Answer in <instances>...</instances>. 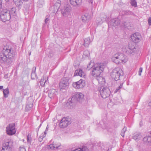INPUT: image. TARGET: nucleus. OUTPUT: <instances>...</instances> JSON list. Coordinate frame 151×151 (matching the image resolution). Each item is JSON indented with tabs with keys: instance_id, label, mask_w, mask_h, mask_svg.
I'll return each instance as SVG.
<instances>
[{
	"instance_id": "nucleus-48",
	"label": "nucleus",
	"mask_w": 151,
	"mask_h": 151,
	"mask_svg": "<svg viewBox=\"0 0 151 151\" xmlns=\"http://www.w3.org/2000/svg\"><path fill=\"white\" fill-rule=\"evenodd\" d=\"M123 83H121L120 86L118 87L120 89L123 87Z\"/></svg>"
},
{
	"instance_id": "nucleus-51",
	"label": "nucleus",
	"mask_w": 151,
	"mask_h": 151,
	"mask_svg": "<svg viewBox=\"0 0 151 151\" xmlns=\"http://www.w3.org/2000/svg\"><path fill=\"white\" fill-rule=\"evenodd\" d=\"M3 86H0V89H3Z\"/></svg>"
},
{
	"instance_id": "nucleus-53",
	"label": "nucleus",
	"mask_w": 151,
	"mask_h": 151,
	"mask_svg": "<svg viewBox=\"0 0 151 151\" xmlns=\"http://www.w3.org/2000/svg\"><path fill=\"white\" fill-rule=\"evenodd\" d=\"M48 129L47 128V127L45 131V132H46V131H48Z\"/></svg>"
},
{
	"instance_id": "nucleus-55",
	"label": "nucleus",
	"mask_w": 151,
	"mask_h": 151,
	"mask_svg": "<svg viewBox=\"0 0 151 151\" xmlns=\"http://www.w3.org/2000/svg\"><path fill=\"white\" fill-rule=\"evenodd\" d=\"M24 1H28L29 0H23Z\"/></svg>"
},
{
	"instance_id": "nucleus-29",
	"label": "nucleus",
	"mask_w": 151,
	"mask_h": 151,
	"mask_svg": "<svg viewBox=\"0 0 151 151\" xmlns=\"http://www.w3.org/2000/svg\"><path fill=\"white\" fill-rule=\"evenodd\" d=\"M4 12L5 14H6V18L8 20H9L11 18V14L9 12V10H4Z\"/></svg>"
},
{
	"instance_id": "nucleus-2",
	"label": "nucleus",
	"mask_w": 151,
	"mask_h": 151,
	"mask_svg": "<svg viewBox=\"0 0 151 151\" xmlns=\"http://www.w3.org/2000/svg\"><path fill=\"white\" fill-rule=\"evenodd\" d=\"M104 68V65L102 63H97L93 66L92 70L90 73L91 75L94 77H98L101 75Z\"/></svg>"
},
{
	"instance_id": "nucleus-33",
	"label": "nucleus",
	"mask_w": 151,
	"mask_h": 151,
	"mask_svg": "<svg viewBox=\"0 0 151 151\" xmlns=\"http://www.w3.org/2000/svg\"><path fill=\"white\" fill-rule=\"evenodd\" d=\"M16 8L15 7L12 8L11 10L9 11V12L13 16L16 15Z\"/></svg>"
},
{
	"instance_id": "nucleus-52",
	"label": "nucleus",
	"mask_w": 151,
	"mask_h": 151,
	"mask_svg": "<svg viewBox=\"0 0 151 151\" xmlns=\"http://www.w3.org/2000/svg\"><path fill=\"white\" fill-rule=\"evenodd\" d=\"M111 148H110V149L109 148L108 150L107 151H111Z\"/></svg>"
},
{
	"instance_id": "nucleus-9",
	"label": "nucleus",
	"mask_w": 151,
	"mask_h": 151,
	"mask_svg": "<svg viewBox=\"0 0 151 151\" xmlns=\"http://www.w3.org/2000/svg\"><path fill=\"white\" fill-rule=\"evenodd\" d=\"M61 14L63 17H67L70 15L71 8L69 6H65L61 8Z\"/></svg>"
},
{
	"instance_id": "nucleus-56",
	"label": "nucleus",
	"mask_w": 151,
	"mask_h": 151,
	"mask_svg": "<svg viewBox=\"0 0 151 151\" xmlns=\"http://www.w3.org/2000/svg\"><path fill=\"white\" fill-rule=\"evenodd\" d=\"M31 52H30L29 53V55H31Z\"/></svg>"
},
{
	"instance_id": "nucleus-43",
	"label": "nucleus",
	"mask_w": 151,
	"mask_h": 151,
	"mask_svg": "<svg viewBox=\"0 0 151 151\" xmlns=\"http://www.w3.org/2000/svg\"><path fill=\"white\" fill-rule=\"evenodd\" d=\"M120 89L118 87L116 88V90L114 91V93H116L118 92H120Z\"/></svg>"
},
{
	"instance_id": "nucleus-1",
	"label": "nucleus",
	"mask_w": 151,
	"mask_h": 151,
	"mask_svg": "<svg viewBox=\"0 0 151 151\" xmlns=\"http://www.w3.org/2000/svg\"><path fill=\"white\" fill-rule=\"evenodd\" d=\"M16 53L13 47H8L4 48L0 53V62L8 65L12 64L14 61Z\"/></svg>"
},
{
	"instance_id": "nucleus-24",
	"label": "nucleus",
	"mask_w": 151,
	"mask_h": 151,
	"mask_svg": "<svg viewBox=\"0 0 151 151\" xmlns=\"http://www.w3.org/2000/svg\"><path fill=\"white\" fill-rule=\"evenodd\" d=\"M120 56L121 58L120 60V63H125L127 62V59L126 57L123 53H122V55Z\"/></svg>"
},
{
	"instance_id": "nucleus-32",
	"label": "nucleus",
	"mask_w": 151,
	"mask_h": 151,
	"mask_svg": "<svg viewBox=\"0 0 151 151\" xmlns=\"http://www.w3.org/2000/svg\"><path fill=\"white\" fill-rule=\"evenodd\" d=\"M14 1L17 6H21L23 4L22 0H13Z\"/></svg>"
},
{
	"instance_id": "nucleus-36",
	"label": "nucleus",
	"mask_w": 151,
	"mask_h": 151,
	"mask_svg": "<svg viewBox=\"0 0 151 151\" xmlns=\"http://www.w3.org/2000/svg\"><path fill=\"white\" fill-rule=\"evenodd\" d=\"M127 127H124L123 129L122 130L121 134L122 136L124 137V136L125 133L126 131Z\"/></svg>"
},
{
	"instance_id": "nucleus-10",
	"label": "nucleus",
	"mask_w": 151,
	"mask_h": 151,
	"mask_svg": "<svg viewBox=\"0 0 151 151\" xmlns=\"http://www.w3.org/2000/svg\"><path fill=\"white\" fill-rule=\"evenodd\" d=\"M85 85V81L81 79L77 82H73L72 86L75 88L79 89L83 88Z\"/></svg>"
},
{
	"instance_id": "nucleus-7",
	"label": "nucleus",
	"mask_w": 151,
	"mask_h": 151,
	"mask_svg": "<svg viewBox=\"0 0 151 151\" xmlns=\"http://www.w3.org/2000/svg\"><path fill=\"white\" fill-rule=\"evenodd\" d=\"M69 79L68 78H64L62 79L59 83L60 89L61 90L63 89H66L69 86Z\"/></svg>"
},
{
	"instance_id": "nucleus-38",
	"label": "nucleus",
	"mask_w": 151,
	"mask_h": 151,
	"mask_svg": "<svg viewBox=\"0 0 151 151\" xmlns=\"http://www.w3.org/2000/svg\"><path fill=\"white\" fill-rule=\"evenodd\" d=\"M93 64L92 63L90 62L88 65L87 66V68L88 69H89L91 68H93Z\"/></svg>"
},
{
	"instance_id": "nucleus-23",
	"label": "nucleus",
	"mask_w": 151,
	"mask_h": 151,
	"mask_svg": "<svg viewBox=\"0 0 151 151\" xmlns=\"http://www.w3.org/2000/svg\"><path fill=\"white\" fill-rule=\"evenodd\" d=\"M95 78H96L99 83L102 84L104 83L105 81V79L101 76V75Z\"/></svg>"
},
{
	"instance_id": "nucleus-11",
	"label": "nucleus",
	"mask_w": 151,
	"mask_h": 151,
	"mask_svg": "<svg viewBox=\"0 0 151 151\" xmlns=\"http://www.w3.org/2000/svg\"><path fill=\"white\" fill-rule=\"evenodd\" d=\"M135 45V44L133 42L129 43L128 47L126 48V52L128 54L134 53L136 50Z\"/></svg>"
},
{
	"instance_id": "nucleus-20",
	"label": "nucleus",
	"mask_w": 151,
	"mask_h": 151,
	"mask_svg": "<svg viewBox=\"0 0 151 151\" xmlns=\"http://www.w3.org/2000/svg\"><path fill=\"white\" fill-rule=\"evenodd\" d=\"M142 137V135L139 132L135 133L133 137V138L135 140L137 141L139 140Z\"/></svg>"
},
{
	"instance_id": "nucleus-39",
	"label": "nucleus",
	"mask_w": 151,
	"mask_h": 151,
	"mask_svg": "<svg viewBox=\"0 0 151 151\" xmlns=\"http://www.w3.org/2000/svg\"><path fill=\"white\" fill-rule=\"evenodd\" d=\"M46 82V80H45L44 79H42L40 81L41 85L42 86H44L45 85Z\"/></svg>"
},
{
	"instance_id": "nucleus-49",
	"label": "nucleus",
	"mask_w": 151,
	"mask_h": 151,
	"mask_svg": "<svg viewBox=\"0 0 151 151\" xmlns=\"http://www.w3.org/2000/svg\"><path fill=\"white\" fill-rule=\"evenodd\" d=\"M126 24V22H124L123 24H124V25L125 27H127V25Z\"/></svg>"
},
{
	"instance_id": "nucleus-15",
	"label": "nucleus",
	"mask_w": 151,
	"mask_h": 151,
	"mask_svg": "<svg viewBox=\"0 0 151 151\" xmlns=\"http://www.w3.org/2000/svg\"><path fill=\"white\" fill-rule=\"evenodd\" d=\"M122 53H118L114 55L112 58V61L115 63L119 64L120 63Z\"/></svg>"
},
{
	"instance_id": "nucleus-13",
	"label": "nucleus",
	"mask_w": 151,
	"mask_h": 151,
	"mask_svg": "<svg viewBox=\"0 0 151 151\" xmlns=\"http://www.w3.org/2000/svg\"><path fill=\"white\" fill-rule=\"evenodd\" d=\"M61 1L60 0H58L55 4L50 8V9L52 12L56 13L61 5Z\"/></svg>"
},
{
	"instance_id": "nucleus-40",
	"label": "nucleus",
	"mask_w": 151,
	"mask_h": 151,
	"mask_svg": "<svg viewBox=\"0 0 151 151\" xmlns=\"http://www.w3.org/2000/svg\"><path fill=\"white\" fill-rule=\"evenodd\" d=\"M81 151H89L88 149L86 147H83L82 148H81Z\"/></svg>"
},
{
	"instance_id": "nucleus-26",
	"label": "nucleus",
	"mask_w": 151,
	"mask_h": 151,
	"mask_svg": "<svg viewBox=\"0 0 151 151\" xmlns=\"http://www.w3.org/2000/svg\"><path fill=\"white\" fill-rule=\"evenodd\" d=\"M1 18L2 19L3 22H5L6 21L8 20L6 18V16L4 10L2 12V13L0 15Z\"/></svg>"
},
{
	"instance_id": "nucleus-28",
	"label": "nucleus",
	"mask_w": 151,
	"mask_h": 151,
	"mask_svg": "<svg viewBox=\"0 0 151 151\" xmlns=\"http://www.w3.org/2000/svg\"><path fill=\"white\" fill-rule=\"evenodd\" d=\"M3 93L4 94V97L5 98L8 97V95L9 93V89L8 88L3 90Z\"/></svg>"
},
{
	"instance_id": "nucleus-17",
	"label": "nucleus",
	"mask_w": 151,
	"mask_h": 151,
	"mask_svg": "<svg viewBox=\"0 0 151 151\" xmlns=\"http://www.w3.org/2000/svg\"><path fill=\"white\" fill-rule=\"evenodd\" d=\"M74 76H79L82 77H84L86 76V73L81 69L79 68L75 71Z\"/></svg>"
},
{
	"instance_id": "nucleus-21",
	"label": "nucleus",
	"mask_w": 151,
	"mask_h": 151,
	"mask_svg": "<svg viewBox=\"0 0 151 151\" xmlns=\"http://www.w3.org/2000/svg\"><path fill=\"white\" fill-rule=\"evenodd\" d=\"M36 68L35 67H33L32 69L31 78L32 79H35L37 78L36 73Z\"/></svg>"
},
{
	"instance_id": "nucleus-37",
	"label": "nucleus",
	"mask_w": 151,
	"mask_h": 151,
	"mask_svg": "<svg viewBox=\"0 0 151 151\" xmlns=\"http://www.w3.org/2000/svg\"><path fill=\"white\" fill-rule=\"evenodd\" d=\"M27 141L28 142L31 143V135L29 134L27 136Z\"/></svg>"
},
{
	"instance_id": "nucleus-3",
	"label": "nucleus",
	"mask_w": 151,
	"mask_h": 151,
	"mask_svg": "<svg viewBox=\"0 0 151 151\" xmlns=\"http://www.w3.org/2000/svg\"><path fill=\"white\" fill-rule=\"evenodd\" d=\"M123 75V72L122 70L120 68H117L114 69L111 73V77L115 81L119 79V77Z\"/></svg>"
},
{
	"instance_id": "nucleus-22",
	"label": "nucleus",
	"mask_w": 151,
	"mask_h": 151,
	"mask_svg": "<svg viewBox=\"0 0 151 151\" xmlns=\"http://www.w3.org/2000/svg\"><path fill=\"white\" fill-rule=\"evenodd\" d=\"M56 90L54 89H51L48 91V96L49 97L51 98L55 95Z\"/></svg>"
},
{
	"instance_id": "nucleus-19",
	"label": "nucleus",
	"mask_w": 151,
	"mask_h": 151,
	"mask_svg": "<svg viewBox=\"0 0 151 151\" xmlns=\"http://www.w3.org/2000/svg\"><path fill=\"white\" fill-rule=\"evenodd\" d=\"M120 20L117 19H112L111 20V24L114 26H116L119 24L120 23Z\"/></svg>"
},
{
	"instance_id": "nucleus-25",
	"label": "nucleus",
	"mask_w": 151,
	"mask_h": 151,
	"mask_svg": "<svg viewBox=\"0 0 151 151\" xmlns=\"http://www.w3.org/2000/svg\"><path fill=\"white\" fill-rule=\"evenodd\" d=\"M91 42L89 37H87L84 40V45L85 47H88L90 43Z\"/></svg>"
},
{
	"instance_id": "nucleus-27",
	"label": "nucleus",
	"mask_w": 151,
	"mask_h": 151,
	"mask_svg": "<svg viewBox=\"0 0 151 151\" xmlns=\"http://www.w3.org/2000/svg\"><path fill=\"white\" fill-rule=\"evenodd\" d=\"M82 20L83 22H85L89 20L90 19V16L88 14H86L83 15L82 16Z\"/></svg>"
},
{
	"instance_id": "nucleus-35",
	"label": "nucleus",
	"mask_w": 151,
	"mask_h": 151,
	"mask_svg": "<svg viewBox=\"0 0 151 151\" xmlns=\"http://www.w3.org/2000/svg\"><path fill=\"white\" fill-rule=\"evenodd\" d=\"M130 4L132 6L134 7L137 6V3L135 0H131Z\"/></svg>"
},
{
	"instance_id": "nucleus-41",
	"label": "nucleus",
	"mask_w": 151,
	"mask_h": 151,
	"mask_svg": "<svg viewBox=\"0 0 151 151\" xmlns=\"http://www.w3.org/2000/svg\"><path fill=\"white\" fill-rule=\"evenodd\" d=\"M19 151H26V150L24 147L21 146L19 148Z\"/></svg>"
},
{
	"instance_id": "nucleus-5",
	"label": "nucleus",
	"mask_w": 151,
	"mask_h": 151,
	"mask_svg": "<svg viewBox=\"0 0 151 151\" xmlns=\"http://www.w3.org/2000/svg\"><path fill=\"white\" fill-rule=\"evenodd\" d=\"M12 142L8 139H5L2 145V149L0 151H10Z\"/></svg>"
},
{
	"instance_id": "nucleus-6",
	"label": "nucleus",
	"mask_w": 151,
	"mask_h": 151,
	"mask_svg": "<svg viewBox=\"0 0 151 151\" xmlns=\"http://www.w3.org/2000/svg\"><path fill=\"white\" fill-rule=\"evenodd\" d=\"M101 96L103 98L106 99L109 96L110 93V91L108 88L101 87L99 91Z\"/></svg>"
},
{
	"instance_id": "nucleus-4",
	"label": "nucleus",
	"mask_w": 151,
	"mask_h": 151,
	"mask_svg": "<svg viewBox=\"0 0 151 151\" xmlns=\"http://www.w3.org/2000/svg\"><path fill=\"white\" fill-rule=\"evenodd\" d=\"M84 95L81 93H76L72 98L69 99V101L71 104L75 103L76 101L82 102L83 100Z\"/></svg>"
},
{
	"instance_id": "nucleus-45",
	"label": "nucleus",
	"mask_w": 151,
	"mask_h": 151,
	"mask_svg": "<svg viewBox=\"0 0 151 151\" xmlns=\"http://www.w3.org/2000/svg\"><path fill=\"white\" fill-rule=\"evenodd\" d=\"M148 23L149 25H151V17H149L148 19Z\"/></svg>"
},
{
	"instance_id": "nucleus-16",
	"label": "nucleus",
	"mask_w": 151,
	"mask_h": 151,
	"mask_svg": "<svg viewBox=\"0 0 151 151\" xmlns=\"http://www.w3.org/2000/svg\"><path fill=\"white\" fill-rule=\"evenodd\" d=\"M70 2L73 6L77 7L81 5L82 0H70Z\"/></svg>"
},
{
	"instance_id": "nucleus-14",
	"label": "nucleus",
	"mask_w": 151,
	"mask_h": 151,
	"mask_svg": "<svg viewBox=\"0 0 151 151\" xmlns=\"http://www.w3.org/2000/svg\"><path fill=\"white\" fill-rule=\"evenodd\" d=\"M70 124V122L68 119L64 117L60 121V126L61 128H64L66 127Z\"/></svg>"
},
{
	"instance_id": "nucleus-8",
	"label": "nucleus",
	"mask_w": 151,
	"mask_h": 151,
	"mask_svg": "<svg viewBox=\"0 0 151 151\" xmlns=\"http://www.w3.org/2000/svg\"><path fill=\"white\" fill-rule=\"evenodd\" d=\"M6 132L9 135H12L16 133L15 124L14 123L10 124L6 127Z\"/></svg>"
},
{
	"instance_id": "nucleus-30",
	"label": "nucleus",
	"mask_w": 151,
	"mask_h": 151,
	"mask_svg": "<svg viewBox=\"0 0 151 151\" xmlns=\"http://www.w3.org/2000/svg\"><path fill=\"white\" fill-rule=\"evenodd\" d=\"M90 53L88 50H85L84 52L83 55L82 56L83 58H89Z\"/></svg>"
},
{
	"instance_id": "nucleus-46",
	"label": "nucleus",
	"mask_w": 151,
	"mask_h": 151,
	"mask_svg": "<svg viewBox=\"0 0 151 151\" xmlns=\"http://www.w3.org/2000/svg\"><path fill=\"white\" fill-rule=\"evenodd\" d=\"M49 21V19L48 18H46L45 21V23L47 24V23Z\"/></svg>"
},
{
	"instance_id": "nucleus-54",
	"label": "nucleus",
	"mask_w": 151,
	"mask_h": 151,
	"mask_svg": "<svg viewBox=\"0 0 151 151\" xmlns=\"http://www.w3.org/2000/svg\"><path fill=\"white\" fill-rule=\"evenodd\" d=\"M6 2H8L9 1V0H5Z\"/></svg>"
},
{
	"instance_id": "nucleus-34",
	"label": "nucleus",
	"mask_w": 151,
	"mask_h": 151,
	"mask_svg": "<svg viewBox=\"0 0 151 151\" xmlns=\"http://www.w3.org/2000/svg\"><path fill=\"white\" fill-rule=\"evenodd\" d=\"M44 4V0H39L38 1V6L39 8L42 7Z\"/></svg>"
},
{
	"instance_id": "nucleus-42",
	"label": "nucleus",
	"mask_w": 151,
	"mask_h": 151,
	"mask_svg": "<svg viewBox=\"0 0 151 151\" xmlns=\"http://www.w3.org/2000/svg\"><path fill=\"white\" fill-rule=\"evenodd\" d=\"M46 132L45 131L44 133L42 134L40 136H41V137H42V138H44L46 136Z\"/></svg>"
},
{
	"instance_id": "nucleus-18",
	"label": "nucleus",
	"mask_w": 151,
	"mask_h": 151,
	"mask_svg": "<svg viewBox=\"0 0 151 151\" xmlns=\"http://www.w3.org/2000/svg\"><path fill=\"white\" fill-rule=\"evenodd\" d=\"M60 147V144L56 142H53L52 144H50L49 145V148L52 150H54L59 149Z\"/></svg>"
},
{
	"instance_id": "nucleus-47",
	"label": "nucleus",
	"mask_w": 151,
	"mask_h": 151,
	"mask_svg": "<svg viewBox=\"0 0 151 151\" xmlns=\"http://www.w3.org/2000/svg\"><path fill=\"white\" fill-rule=\"evenodd\" d=\"M43 138H42V137H41V136H40L39 138V141L40 142H41Z\"/></svg>"
},
{
	"instance_id": "nucleus-44",
	"label": "nucleus",
	"mask_w": 151,
	"mask_h": 151,
	"mask_svg": "<svg viewBox=\"0 0 151 151\" xmlns=\"http://www.w3.org/2000/svg\"><path fill=\"white\" fill-rule=\"evenodd\" d=\"M142 71V68H140L139 69V75L140 76L141 75V73Z\"/></svg>"
},
{
	"instance_id": "nucleus-57",
	"label": "nucleus",
	"mask_w": 151,
	"mask_h": 151,
	"mask_svg": "<svg viewBox=\"0 0 151 151\" xmlns=\"http://www.w3.org/2000/svg\"><path fill=\"white\" fill-rule=\"evenodd\" d=\"M48 125H47V128H48Z\"/></svg>"
},
{
	"instance_id": "nucleus-12",
	"label": "nucleus",
	"mask_w": 151,
	"mask_h": 151,
	"mask_svg": "<svg viewBox=\"0 0 151 151\" xmlns=\"http://www.w3.org/2000/svg\"><path fill=\"white\" fill-rule=\"evenodd\" d=\"M131 38L133 42L136 43L140 41L141 36L139 33L136 32L132 35L131 36Z\"/></svg>"
},
{
	"instance_id": "nucleus-31",
	"label": "nucleus",
	"mask_w": 151,
	"mask_h": 151,
	"mask_svg": "<svg viewBox=\"0 0 151 151\" xmlns=\"http://www.w3.org/2000/svg\"><path fill=\"white\" fill-rule=\"evenodd\" d=\"M33 107V104L32 103L27 104L26 106L25 110L26 111H28L30 110Z\"/></svg>"
},
{
	"instance_id": "nucleus-50",
	"label": "nucleus",
	"mask_w": 151,
	"mask_h": 151,
	"mask_svg": "<svg viewBox=\"0 0 151 151\" xmlns=\"http://www.w3.org/2000/svg\"><path fill=\"white\" fill-rule=\"evenodd\" d=\"M149 106L151 107V102H150L148 104Z\"/></svg>"
}]
</instances>
